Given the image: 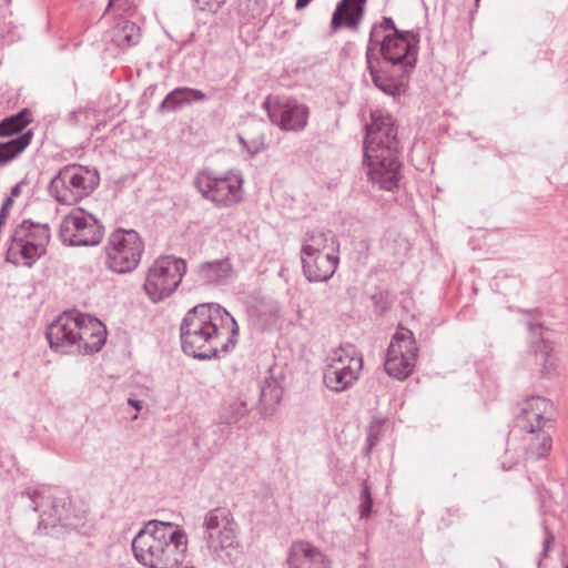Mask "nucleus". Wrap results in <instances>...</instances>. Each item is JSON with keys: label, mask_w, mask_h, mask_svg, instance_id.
<instances>
[{"label": "nucleus", "mask_w": 568, "mask_h": 568, "mask_svg": "<svg viewBox=\"0 0 568 568\" xmlns=\"http://www.w3.org/2000/svg\"><path fill=\"white\" fill-rule=\"evenodd\" d=\"M419 33L402 31L389 17L372 27L366 63L372 81L384 93L398 95L418 58Z\"/></svg>", "instance_id": "f257e3e1"}, {"label": "nucleus", "mask_w": 568, "mask_h": 568, "mask_svg": "<svg viewBox=\"0 0 568 568\" xmlns=\"http://www.w3.org/2000/svg\"><path fill=\"white\" fill-rule=\"evenodd\" d=\"M239 325L220 304L204 303L191 308L180 326L183 352L199 359H211L234 348Z\"/></svg>", "instance_id": "f03ea898"}, {"label": "nucleus", "mask_w": 568, "mask_h": 568, "mask_svg": "<svg viewBox=\"0 0 568 568\" xmlns=\"http://www.w3.org/2000/svg\"><path fill=\"white\" fill-rule=\"evenodd\" d=\"M187 549L186 532L172 523L150 520L134 536L132 551L146 568H173Z\"/></svg>", "instance_id": "7ed1b4c3"}, {"label": "nucleus", "mask_w": 568, "mask_h": 568, "mask_svg": "<svg viewBox=\"0 0 568 568\" xmlns=\"http://www.w3.org/2000/svg\"><path fill=\"white\" fill-rule=\"evenodd\" d=\"M203 539L210 555L222 564L233 562L240 552L237 525L226 508L207 511L202 524Z\"/></svg>", "instance_id": "20e7f679"}, {"label": "nucleus", "mask_w": 568, "mask_h": 568, "mask_svg": "<svg viewBox=\"0 0 568 568\" xmlns=\"http://www.w3.org/2000/svg\"><path fill=\"white\" fill-rule=\"evenodd\" d=\"M49 241L48 224L24 220L10 236L6 260L14 265L22 263L31 267L47 252Z\"/></svg>", "instance_id": "39448f33"}, {"label": "nucleus", "mask_w": 568, "mask_h": 568, "mask_svg": "<svg viewBox=\"0 0 568 568\" xmlns=\"http://www.w3.org/2000/svg\"><path fill=\"white\" fill-rule=\"evenodd\" d=\"M99 174L78 164H68L59 170L49 184V193L59 203L72 205L94 191Z\"/></svg>", "instance_id": "423d86ee"}, {"label": "nucleus", "mask_w": 568, "mask_h": 568, "mask_svg": "<svg viewBox=\"0 0 568 568\" xmlns=\"http://www.w3.org/2000/svg\"><path fill=\"white\" fill-rule=\"evenodd\" d=\"M105 265L118 274L134 271L144 251V243L134 230L118 229L109 236L105 245Z\"/></svg>", "instance_id": "0eeeda50"}, {"label": "nucleus", "mask_w": 568, "mask_h": 568, "mask_svg": "<svg viewBox=\"0 0 568 568\" xmlns=\"http://www.w3.org/2000/svg\"><path fill=\"white\" fill-rule=\"evenodd\" d=\"M185 273L183 258L161 256L149 267L143 288L153 303H159L176 291Z\"/></svg>", "instance_id": "6e6552de"}, {"label": "nucleus", "mask_w": 568, "mask_h": 568, "mask_svg": "<svg viewBox=\"0 0 568 568\" xmlns=\"http://www.w3.org/2000/svg\"><path fill=\"white\" fill-rule=\"evenodd\" d=\"M104 234V226L92 214L75 209L65 215L59 226V237L69 246H95Z\"/></svg>", "instance_id": "1a4fd4ad"}, {"label": "nucleus", "mask_w": 568, "mask_h": 568, "mask_svg": "<svg viewBox=\"0 0 568 568\" xmlns=\"http://www.w3.org/2000/svg\"><path fill=\"white\" fill-rule=\"evenodd\" d=\"M363 368V357L352 346L335 349L324 372V384L335 393L351 387Z\"/></svg>", "instance_id": "9d476101"}, {"label": "nucleus", "mask_w": 568, "mask_h": 568, "mask_svg": "<svg viewBox=\"0 0 568 568\" xmlns=\"http://www.w3.org/2000/svg\"><path fill=\"white\" fill-rule=\"evenodd\" d=\"M195 187L206 200L217 206H231L242 200L243 179L229 172L217 178L210 171H202L194 180Z\"/></svg>", "instance_id": "9b49d317"}, {"label": "nucleus", "mask_w": 568, "mask_h": 568, "mask_svg": "<svg viewBox=\"0 0 568 568\" xmlns=\"http://www.w3.org/2000/svg\"><path fill=\"white\" fill-rule=\"evenodd\" d=\"M417 353L413 332L402 328L395 333L387 348L385 372L398 381L406 379L414 371Z\"/></svg>", "instance_id": "f8f14e48"}, {"label": "nucleus", "mask_w": 568, "mask_h": 568, "mask_svg": "<svg viewBox=\"0 0 568 568\" xmlns=\"http://www.w3.org/2000/svg\"><path fill=\"white\" fill-rule=\"evenodd\" d=\"M371 119V123L366 124L363 152L398 155L402 146L393 116L382 111H374Z\"/></svg>", "instance_id": "ddd939ff"}, {"label": "nucleus", "mask_w": 568, "mask_h": 568, "mask_svg": "<svg viewBox=\"0 0 568 568\" xmlns=\"http://www.w3.org/2000/svg\"><path fill=\"white\" fill-rule=\"evenodd\" d=\"M263 109L272 124L283 131L300 132L307 125L308 106L295 99L268 95L263 102Z\"/></svg>", "instance_id": "4468645a"}, {"label": "nucleus", "mask_w": 568, "mask_h": 568, "mask_svg": "<svg viewBox=\"0 0 568 568\" xmlns=\"http://www.w3.org/2000/svg\"><path fill=\"white\" fill-rule=\"evenodd\" d=\"M368 154L364 152L363 164L369 181L385 191L398 187L402 164L395 154Z\"/></svg>", "instance_id": "2eb2a0df"}, {"label": "nucleus", "mask_w": 568, "mask_h": 568, "mask_svg": "<svg viewBox=\"0 0 568 568\" xmlns=\"http://www.w3.org/2000/svg\"><path fill=\"white\" fill-rule=\"evenodd\" d=\"M79 325V314L64 312L58 316L45 331L50 347L61 354L77 353Z\"/></svg>", "instance_id": "dca6fc26"}, {"label": "nucleus", "mask_w": 568, "mask_h": 568, "mask_svg": "<svg viewBox=\"0 0 568 568\" xmlns=\"http://www.w3.org/2000/svg\"><path fill=\"white\" fill-rule=\"evenodd\" d=\"M30 498V507L34 511H40L39 529H47L62 525L71 526L68 521L67 501L64 498L45 497L41 491L33 490L28 493Z\"/></svg>", "instance_id": "f3484780"}, {"label": "nucleus", "mask_w": 568, "mask_h": 568, "mask_svg": "<svg viewBox=\"0 0 568 568\" xmlns=\"http://www.w3.org/2000/svg\"><path fill=\"white\" fill-rule=\"evenodd\" d=\"M287 568H332V560L317 546L307 540H294L286 557Z\"/></svg>", "instance_id": "a211bd4d"}, {"label": "nucleus", "mask_w": 568, "mask_h": 568, "mask_svg": "<svg viewBox=\"0 0 568 568\" xmlns=\"http://www.w3.org/2000/svg\"><path fill=\"white\" fill-rule=\"evenodd\" d=\"M79 331L77 342V353L94 354L99 352L106 341V328L98 318L79 314Z\"/></svg>", "instance_id": "6ab92c4d"}, {"label": "nucleus", "mask_w": 568, "mask_h": 568, "mask_svg": "<svg viewBox=\"0 0 568 568\" xmlns=\"http://www.w3.org/2000/svg\"><path fill=\"white\" fill-rule=\"evenodd\" d=\"M336 247V241L332 240V251L301 256L303 273L310 282H324L334 275L338 264Z\"/></svg>", "instance_id": "aec40b11"}, {"label": "nucleus", "mask_w": 568, "mask_h": 568, "mask_svg": "<svg viewBox=\"0 0 568 568\" xmlns=\"http://www.w3.org/2000/svg\"><path fill=\"white\" fill-rule=\"evenodd\" d=\"M197 280L210 286L226 285L234 277V270L230 258L215 260L200 264Z\"/></svg>", "instance_id": "412c9836"}, {"label": "nucleus", "mask_w": 568, "mask_h": 568, "mask_svg": "<svg viewBox=\"0 0 568 568\" xmlns=\"http://www.w3.org/2000/svg\"><path fill=\"white\" fill-rule=\"evenodd\" d=\"M365 8L348 2L341 8V0L337 2L331 20V30L337 32L341 29L357 31L364 18Z\"/></svg>", "instance_id": "4be33fe9"}, {"label": "nucleus", "mask_w": 568, "mask_h": 568, "mask_svg": "<svg viewBox=\"0 0 568 568\" xmlns=\"http://www.w3.org/2000/svg\"><path fill=\"white\" fill-rule=\"evenodd\" d=\"M206 100V94L197 89L180 87L171 91L158 106L160 113L176 111L183 105Z\"/></svg>", "instance_id": "5701e85b"}, {"label": "nucleus", "mask_w": 568, "mask_h": 568, "mask_svg": "<svg viewBox=\"0 0 568 568\" xmlns=\"http://www.w3.org/2000/svg\"><path fill=\"white\" fill-rule=\"evenodd\" d=\"M140 40L141 32L139 26L129 20L119 21L111 31L112 43L122 50L136 45Z\"/></svg>", "instance_id": "b1692460"}, {"label": "nucleus", "mask_w": 568, "mask_h": 568, "mask_svg": "<svg viewBox=\"0 0 568 568\" xmlns=\"http://www.w3.org/2000/svg\"><path fill=\"white\" fill-rule=\"evenodd\" d=\"M535 354L536 364L540 368V374L544 377H551L557 374V358L552 353V346L550 343L540 337L538 341L532 342L530 346Z\"/></svg>", "instance_id": "393cba45"}, {"label": "nucleus", "mask_w": 568, "mask_h": 568, "mask_svg": "<svg viewBox=\"0 0 568 568\" xmlns=\"http://www.w3.org/2000/svg\"><path fill=\"white\" fill-rule=\"evenodd\" d=\"M32 138L33 131L27 130L7 142H0V168L17 159L30 145Z\"/></svg>", "instance_id": "a878e982"}, {"label": "nucleus", "mask_w": 568, "mask_h": 568, "mask_svg": "<svg viewBox=\"0 0 568 568\" xmlns=\"http://www.w3.org/2000/svg\"><path fill=\"white\" fill-rule=\"evenodd\" d=\"M329 233L323 231H311L307 232L303 239L301 256L312 254H325L332 251V240L335 241L334 236H328Z\"/></svg>", "instance_id": "bb28decb"}, {"label": "nucleus", "mask_w": 568, "mask_h": 568, "mask_svg": "<svg viewBox=\"0 0 568 568\" xmlns=\"http://www.w3.org/2000/svg\"><path fill=\"white\" fill-rule=\"evenodd\" d=\"M7 138L24 133V129L31 122V112L29 109H22L16 114L1 120Z\"/></svg>", "instance_id": "cd10ccee"}, {"label": "nucleus", "mask_w": 568, "mask_h": 568, "mask_svg": "<svg viewBox=\"0 0 568 568\" xmlns=\"http://www.w3.org/2000/svg\"><path fill=\"white\" fill-rule=\"evenodd\" d=\"M282 395L283 389L275 379L265 381L260 393L262 409L265 413L273 409L281 402Z\"/></svg>", "instance_id": "c85d7f7f"}, {"label": "nucleus", "mask_w": 568, "mask_h": 568, "mask_svg": "<svg viewBox=\"0 0 568 568\" xmlns=\"http://www.w3.org/2000/svg\"><path fill=\"white\" fill-rule=\"evenodd\" d=\"M530 440L526 450V454L531 458H541L546 456L551 448V437L544 430H537L535 434H530Z\"/></svg>", "instance_id": "c756f323"}, {"label": "nucleus", "mask_w": 568, "mask_h": 568, "mask_svg": "<svg viewBox=\"0 0 568 568\" xmlns=\"http://www.w3.org/2000/svg\"><path fill=\"white\" fill-rule=\"evenodd\" d=\"M550 416H541L534 412H527V408H521V414L518 417V425L521 429L529 434H535L537 430L542 429L546 424H550Z\"/></svg>", "instance_id": "7c9ffc66"}, {"label": "nucleus", "mask_w": 568, "mask_h": 568, "mask_svg": "<svg viewBox=\"0 0 568 568\" xmlns=\"http://www.w3.org/2000/svg\"><path fill=\"white\" fill-rule=\"evenodd\" d=\"M248 413L247 404L241 398H234L226 402L221 412V419L227 424L237 423Z\"/></svg>", "instance_id": "2f4dec72"}, {"label": "nucleus", "mask_w": 568, "mask_h": 568, "mask_svg": "<svg viewBox=\"0 0 568 568\" xmlns=\"http://www.w3.org/2000/svg\"><path fill=\"white\" fill-rule=\"evenodd\" d=\"M523 407L527 408V412L551 417L552 404L545 397L532 396L525 402Z\"/></svg>", "instance_id": "473e14b6"}, {"label": "nucleus", "mask_w": 568, "mask_h": 568, "mask_svg": "<svg viewBox=\"0 0 568 568\" xmlns=\"http://www.w3.org/2000/svg\"><path fill=\"white\" fill-rule=\"evenodd\" d=\"M373 499L371 495L369 487L364 484L362 493H361V504H359V516L361 518H368L372 511Z\"/></svg>", "instance_id": "72a5a7b5"}, {"label": "nucleus", "mask_w": 568, "mask_h": 568, "mask_svg": "<svg viewBox=\"0 0 568 568\" xmlns=\"http://www.w3.org/2000/svg\"><path fill=\"white\" fill-rule=\"evenodd\" d=\"M197 10L209 11L212 13L217 12L226 0H193Z\"/></svg>", "instance_id": "f704fd0d"}, {"label": "nucleus", "mask_w": 568, "mask_h": 568, "mask_svg": "<svg viewBox=\"0 0 568 568\" xmlns=\"http://www.w3.org/2000/svg\"><path fill=\"white\" fill-rule=\"evenodd\" d=\"M85 113V110L82 108L72 110L67 114L65 122L69 125H77L80 122V116L84 115Z\"/></svg>", "instance_id": "c9c22d12"}, {"label": "nucleus", "mask_w": 568, "mask_h": 568, "mask_svg": "<svg viewBox=\"0 0 568 568\" xmlns=\"http://www.w3.org/2000/svg\"><path fill=\"white\" fill-rule=\"evenodd\" d=\"M240 143L251 154V156H254L255 154H257L262 150V146H263L262 142L261 143L253 142L252 144H248L242 136H240Z\"/></svg>", "instance_id": "e433bc0d"}, {"label": "nucleus", "mask_w": 568, "mask_h": 568, "mask_svg": "<svg viewBox=\"0 0 568 568\" xmlns=\"http://www.w3.org/2000/svg\"><path fill=\"white\" fill-rule=\"evenodd\" d=\"M546 536H545V539H544V542H542V556L546 557L547 556V552L550 548V545L554 542L555 540V537L554 535L546 528Z\"/></svg>", "instance_id": "4c0bfd02"}, {"label": "nucleus", "mask_w": 568, "mask_h": 568, "mask_svg": "<svg viewBox=\"0 0 568 568\" xmlns=\"http://www.w3.org/2000/svg\"><path fill=\"white\" fill-rule=\"evenodd\" d=\"M13 202H14V200L12 199V196H7L1 205L0 210L9 213V210L11 209Z\"/></svg>", "instance_id": "58836bf2"}, {"label": "nucleus", "mask_w": 568, "mask_h": 568, "mask_svg": "<svg viewBox=\"0 0 568 568\" xmlns=\"http://www.w3.org/2000/svg\"><path fill=\"white\" fill-rule=\"evenodd\" d=\"M352 2L356 6H359L362 8H365L367 0H341V8L346 6V3Z\"/></svg>", "instance_id": "ea45409f"}, {"label": "nucleus", "mask_w": 568, "mask_h": 568, "mask_svg": "<svg viewBox=\"0 0 568 568\" xmlns=\"http://www.w3.org/2000/svg\"><path fill=\"white\" fill-rule=\"evenodd\" d=\"M21 193V183H17L14 186H12L10 195L14 200V197L19 196Z\"/></svg>", "instance_id": "a19ab883"}, {"label": "nucleus", "mask_w": 568, "mask_h": 568, "mask_svg": "<svg viewBox=\"0 0 568 568\" xmlns=\"http://www.w3.org/2000/svg\"><path fill=\"white\" fill-rule=\"evenodd\" d=\"M312 0H296L295 8L297 10L304 9L308 6Z\"/></svg>", "instance_id": "79ce46f5"}, {"label": "nucleus", "mask_w": 568, "mask_h": 568, "mask_svg": "<svg viewBox=\"0 0 568 568\" xmlns=\"http://www.w3.org/2000/svg\"><path fill=\"white\" fill-rule=\"evenodd\" d=\"M128 403L133 406L136 410H140L142 408V403L140 400L129 398Z\"/></svg>", "instance_id": "37998d69"}, {"label": "nucleus", "mask_w": 568, "mask_h": 568, "mask_svg": "<svg viewBox=\"0 0 568 568\" xmlns=\"http://www.w3.org/2000/svg\"><path fill=\"white\" fill-rule=\"evenodd\" d=\"M0 138H7L4 129L2 126V122L0 121Z\"/></svg>", "instance_id": "c03bdc74"}, {"label": "nucleus", "mask_w": 568, "mask_h": 568, "mask_svg": "<svg viewBox=\"0 0 568 568\" xmlns=\"http://www.w3.org/2000/svg\"><path fill=\"white\" fill-rule=\"evenodd\" d=\"M528 326H529V329L532 332V331H535L536 328H539V326H540V325H539V324H536V325H535V324H532V323H528Z\"/></svg>", "instance_id": "a18cd8bd"}, {"label": "nucleus", "mask_w": 568, "mask_h": 568, "mask_svg": "<svg viewBox=\"0 0 568 568\" xmlns=\"http://www.w3.org/2000/svg\"><path fill=\"white\" fill-rule=\"evenodd\" d=\"M116 1H118V0H109L106 10H108L109 8H111L112 6H114Z\"/></svg>", "instance_id": "49530a36"}, {"label": "nucleus", "mask_w": 568, "mask_h": 568, "mask_svg": "<svg viewBox=\"0 0 568 568\" xmlns=\"http://www.w3.org/2000/svg\"><path fill=\"white\" fill-rule=\"evenodd\" d=\"M64 186H65V191H71V185L69 183H64Z\"/></svg>", "instance_id": "de8ad7c7"}, {"label": "nucleus", "mask_w": 568, "mask_h": 568, "mask_svg": "<svg viewBox=\"0 0 568 568\" xmlns=\"http://www.w3.org/2000/svg\"><path fill=\"white\" fill-rule=\"evenodd\" d=\"M479 0H476V2H478Z\"/></svg>", "instance_id": "09e8293b"}, {"label": "nucleus", "mask_w": 568, "mask_h": 568, "mask_svg": "<svg viewBox=\"0 0 568 568\" xmlns=\"http://www.w3.org/2000/svg\"><path fill=\"white\" fill-rule=\"evenodd\" d=\"M566 568H568V566H566Z\"/></svg>", "instance_id": "8fccbe9b"}]
</instances>
